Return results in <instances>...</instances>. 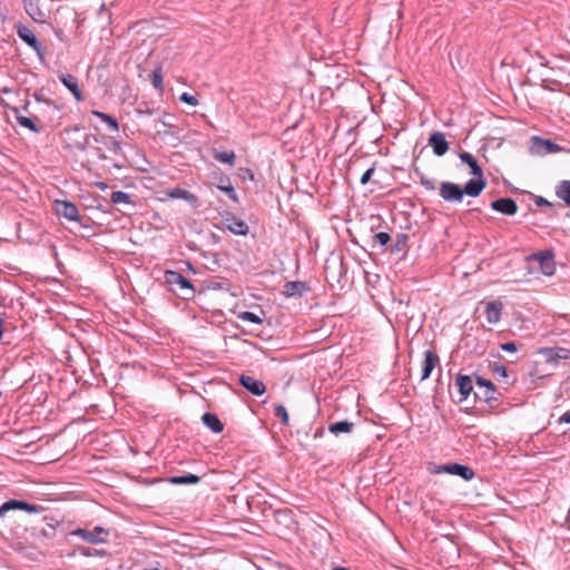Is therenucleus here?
<instances>
[{
    "mask_svg": "<svg viewBox=\"0 0 570 570\" xmlns=\"http://www.w3.org/2000/svg\"><path fill=\"white\" fill-rule=\"evenodd\" d=\"M237 318L240 321L249 322V323H254V324L263 323V320L257 314H255L254 312H248V311L239 312L237 314Z\"/></svg>",
    "mask_w": 570,
    "mask_h": 570,
    "instance_id": "473e14b6",
    "label": "nucleus"
},
{
    "mask_svg": "<svg viewBox=\"0 0 570 570\" xmlns=\"http://www.w3.org/2000/svg\"><path fill=\"white\" fill-rule=\"evenodd\" d=\"M17 35L18 37L26 42L30 48H32L39 60L41 62L45 61V50L41 45V42L38 40V38L35 36V33L24 24H18L16 26Z\"/></svg>",
    "mask_w": 570,
    "mask_h": 570,
    "instance_id": "20e7f679",
    "label": "nucleus"
},
{
    "mask_svg": "<svg viewBox=\"0 0 570 570\" xmlns=\"http://www.w3.org/2000/svg\"><path fill=\"white\" fill-rule=\"evenodd\" d=\"M503 304L500 301L489 302L485 306L487 321L490 324H497L501 320Z\"/></svg>",
    "mask_w": 570,
    "mask_h": 570,
    "instance_id": "412c9836",
    "label": "nucleus"
},
{
    "mask_svg": "<svg viewBox=\"0 0 570 570\" xmlns=\"http://www.w3.org/2000/svg\"><path fill=\"white\" fill-rule=\"evenodd\" d=\"M66 141L69 148H73L80 151L87 149L89 145V135L82 131L79 126H73L65 129Z\"/></svg>",
    "mask_w": 570,
    "mask_h": 570,
    "instance_id": "7ed1b4c3",
    "label": "nucleus"
},
{
    "mask_svg": "<svg viewBox=\"0 0 570 570\" xmlns=\"http://www.w3.org/2000/svg\"><path fill=\"white\" fill-rule=\"evenodd\" d=\"M440 358L439 355L432 351L428 350L424 352V361L422 363V374L421 381H425L431 376L432 371L439 364Z\"/></svg>",
    "mask_w": 570,
    "mask_h": 570,
    "instance_id": "dca6fc26",
    "label": "nucleus"
},
{
    "mask_svg": "<svg viewBox=\"0 0 570 570\" xmlns=\"http://www.w3.org/2000/svg\"><path fill=\"white\" fill-rule=\"evenodd\" d=\"M199 481L200 478L191 473L169 478L171 484H197Z\"/></svg>",
    "mask_w": 570,
    "mask_h": 570,
    "instance_id": "c85d7f7f",
    "label": "nucleus"
},
{
    "mask_svg": "<svg viewBox=\"0 0 570 570\" xmlns=\"http://www.w3.org/2000/svg\"><path fill=\"white\" fill-rule=\"evenodd\" d=\"M97 186L101 189V190H105L108 188V185L104 181H99L97 183Z\"/></svg>",
    "mask_w": 570,
    "mask_h": 570,
    "instance_id": "864d4df0",
    "label": "nucleus"
},
{
    "mask_svg": "<svg viewBox=\"0 0 570 570\" xmlns=\"http://www.w3.org/2000/svg\"><path fill=\"white\" fill-rule=\"evenodd\" d=\"M420 181H421L422 186H424L428 190H434L435 189L434 181L431 180V179L425 178L423 175L421 176Z\"/></svg>",
    "mask_w": 570,
    "mask_h": 570,
    "instance_id": "49530a36",
    "label": "nucleus"
},
{
    "mask_svg": "<svg viewBox=\"0 0 570 570\" xmlns=\"http://www.w3.org/2000/svg\"><path fill=\"white\" fill-rule=\"evenodd\" d=\"M332 570H350V569L345 568V567H335Z\"/></svg>",
    "mask_w": 570,
    "mask_h": 570,
    "instance_id": "4d7b16f0",
    "label": "nucleus"
},
{
    "mask_svg": "<svg viewBox=\"0 0 570 570\" xmlns=\"http://www.w3.org/2000/svg\"><path fill=\"white\" fill-rule=\"evenodd\" d=\"M490 206L493 210L507 216H512L518 212V205L515 200L510 197L498 198L493 200Z\"/></svg>",
    "mask_w": 570,
    "mask_h": 570,
    "instance_id": "ddd939ff",
    "label": "nucleus"
},
{
    "mask_svg": "<svg viewBox=\"0 0 570 570\" xmlns=\"http://www.w3.org/2000/svg\"><path fill=\"white\" fill-rule=\"evenodd\" d=\"M19 510H23V511H27L29 513H37V512H39L41 510V507H39L37 504L28 503L26 501H20Z\"/></svg>",
    "mask_w": 570,
    "mask_h": 570,
    "instance_id": "ea45409f",
    "label": "nucleus"
},
{
    "mask_svg": "<svg viewBox=\"0 0 570 570\" xmlns=\"http://www.w3.org/2000/svg\"><path fill=\"white\" fill-rule=\"evenodd\" d=\"M48 529H43L42 533L43 535L51 538L55 535V527L51 523H48Z\"/></svg>",
    "mask_w": 570,
    "mask_h": 570,
    "instance_id": "09e8293b",
    "label": "nucleus"
},
{
    "mask_svg": "<svg viewBox=\"0 0 570 570\" xmlns=\"http://www.w3.org/2000/svg\"><path fill=\"white\" fill-rule=\"evenodd\" d=\"M109 149H110L112 153H115V154H119V153L121 151V144H120V141H118V140H112V141L110 142V147H109Z\"/></svg>",
    "mask_w": 570,
    "mask_h": 570,
    "instance_id": "de8ad7c7",
    "label": "nucleus"
},
{
    "mask_svg": "<svg viewBox=\"0 0 570 570\" xmlns=\"http://www.w3.org/2000/svg\"><path fill=\"white\" fill-rule=\"evenodd\" d=\"M539 354L544 358L547 363L558 364L561 360H568L570 357V350L554 346V347H541Z\"/></svg>",
    "mask_w": 570,
    "mask_h": 570,
    "instance_id": "1a4fd4ad",
    "label": "nucleus"
},
{
    "mask_svg": "<svg viewBox=\"0 0 570 570\" xmlns=\"http://www.w3.org/2000/svg\"><path fill=\"white\" fill-rule=\"evenodd\" d=\"M59 80L71 91L77 101H81L83 99V95L78 86V79L75 76L61 73L59 76Z\"/></svg>",
    "mask_w": 570,
    "mask_h": 570,
    "instance_id": "aec40b11",
    "label": "nucleus"
},
{
    "mask_svg": "<svg viewBox=\"0 0 570 570\" xmlns=\"http://www.w3.org/2000/svg\"><path fill=\"white\" fill-rule=\"evenodd\" d=\"M35 99L39 102H45L47 105H51V100L50 99H46V98H42L41 95L39 92H35Z\"/></svg>",
    "mask_w": 570,
    "mask_h": 570,
    "instance_id": "8fccbe9b",
    "label": "nucleus"
},
{
    "mask_svg": "<svg viewBox=\"0 0 570 570\" xmlns=\"http://www.w3.org/2000/svg\"><path fill=\"white\" fill-rule=\"evenodd\" d=\"M92 116L99 118L101 121H104L109 130L111 131H118L119 130V124H118V120L112 117L111 115H108L106 112H102V111H99V110H92L91 111Z\"/></svg>",
    "mask_w": 570,
    "mask_h": 570,
    "instance_id": "cd10ccee",
    "label": "nucleus"
},
{
    "mask_svg": "<svg viewBox=\"0 0 570 570\" xmlns=\"http://www.w3.org/2000/svg\"><path fill=\"white\" fill-rule=\"evenodd\" d=\"M16 119L20 126L30 129L32 132L38 134L41 131V127L37 126L35 120L30 117L17 115Z\"/></svg>",
    "mask_w": 570,
    "mask_h": 570,
    "instance_id": "7c9ffc66",
    "label": "nucleus"
},
{
    "mask_svg": "<svg viewBox=\"0 0 570 570\" xmlns=\"http://www.w3.org/2000/svg\"><path fill=\"white\" fill-rule=\"evenodd\" d=\"M82 554H83V556H87V557H90V556H91V553L88 551V549L83 550V551H82Z\"/></svg>",
    "mask_w": 570,
    "mask_h": 570,
    "instance_id": "13d9d810",
    "label": "nucleus"
},
{
    "mask_svg": "<svg viewBox=\"0 0 570 570\" xmlns=\"http://www.w3.org/2000/svg\"><path fill=\"white\" fill-rule=\"evenodd\" d=\"M535 205L538 207H549V208H552L554 207V205L552 203H550L548 199H546L544 197L542 196H538L534 200Z\"/></svg>",
    "mask_w": 570,
    "mask_h": 570,
    "instance_id": "a18cd8bd",
    "label": "nucleus"
},
{
    "mask_svg": "<svg viewBox=\"0 0 570 570\" xmlns=\"http://www.w3.org/2000/svg\"><path fill=\"white\" fill-rule=\"evenodd\" d=\"M23 7L28 16L38 23L47 22L48 14L40 8L39 0H22Z\"/></svg>",
    "mask_w": 570,
    "mask_h": 570,
    "instance_id": "9d476101",
    "label": "nucleus"
},
{
    "mask_svg": "<svg viewBox=\"0 0 570 570\" xmlns=\"http://www.w3.org/2000/svg\"><path fill=\"white\" fill-rule=\"evenodd\" d=\"M179 100L181 102H185V104L190 105V106H197L198 105V99L195 96H193V95H190L188 92H183L180 95V97H179Z\"/></svg>",
    "mask_w": 570,
    "mask_h": 570,
    "instance_id": "a19ab883",
    "label": "nucleus"
},
{
    "mask_svg": "<svg viewBox=\"0 0 570 570\" xmlns=\"http://www.w3.org/2000/svg\"><path fill=\"white\" fill-rule=\"evenodd\" d=\"M429 145L432 147L434 155L439 157L445 155L449 150V142L441 131H434L430 135Z\"/></svg>",
    "mask_w": 570,
    "mask_h": 570,
    "instance_id": "2eb2a0df",
    "label": "nucleus"
},
{
    "mask_svg": "<svg viewBox=\"0 0 570 570\" xmlns=\"http://www.w3.org/2000/svg\"><path fill=\"white\" fill-rule=\"evenodd\" d=\"M475 385L476 390L474 391V402H484L490 407H494L501 396V393L498 391L493 382L475 374Z\"/></svg>",
    "mask_w": 570,
    "mask_h": 570,
    "instance_id": "f257e3e1",
    "label": "nucleus"
},
{
    "mask_svg": "<svg viewBox=\"0 0 570 570\" xmlns=\"http://www.w3.org/2000/svg\"><path fill=\"white\" fill-rule=\"evenodd\" d=\"M308 291H309V286L307 285L306 282H302V281L287 282V283H285L284 288H283V293L288 297L302 296L303 294H305Z\"/></svg>",
    "mask_w": 570,
    "mask_h": 570,
    "instance_id": "6ab92c4d",
    "label": "nucleus"
},
{
    "mask_svg": "<svg viewBox=\"0 0 570 570\" xmlns=\"http://www.w3.org/2000/svg\"><path fill=\"white\" fill-rule=\"evenodd\" d=\"M355 424L353 422H350L347 420L338 421L331 423L328 425V431L334 434L335 436H338L342 433L350 434L353 432Z\"/></svg>",
    "mask_w": 570,
    "mask_h": 570,
    "instance_id": "a878e982",
    "label": "nucleus"
},
{
    "mask_svg": "<svg viewBox=\"0 0 570 570\" xmlns=\"http://www.w3.org/2000/svg\"><path fill=\"white\" fill-rule=\"evenodd\" d=\"M455 386L461 395L459 402L465 401L472 393L474 394V386L472 376L465 374H458L455 377Z\"/></svg>",
    "mask_w": 570,
    "mask_h": 570,
    "instance_id": "f8f14e48",
    "label": "nucleus"
},
{
    "mask_svg": "<svg viewBox=\"0 0 570 570\" xmlns=\"http://www.w3.org/2000/svg\"><path fill=\"white\" fill-rule=\"evenodd\" d=\"M55 33L60 40H62L63 31L61 29H57Z\"/></svg>",
    "mask_w": 570,
    "mask_h": 570,
    "instance_id": "5fc2aeb1",
    "label": "nucleus"
},
{
    "mask_svg": "<svg viewBox=\"0 0 570 570\" xmlns=\"http://www.w3.org/2000/svg\"><path fill=\"white\" fill-rule=\"evenodd\" d=\"M57 206V214L70 222H78L80 219L78 207L67 200H61L56 203Z\"/></svg>",
    "mask_w": 570,
    "mask_h": 570,
    "instance_id": "4468645a",
    "label": "nucleus"
},
{
    "mask_svg": "<svg viewBox=\"0 0 570 570\" xmlns=\"http://www.w3.org/2000/svg\"><path fill=\"white\" fill-rule=\"evenodd\" d=\"M487 187V180L482 177H474L466 181L464 187H462L463 195H468L470 197H478L483 189Z\"/></svg>",
    "mask_w": 570,
    "mask_h": 570,
    "instance_id": "a211bd4d",
    "label": "nucleus"
},
{
    "mask_svg": "<svg viewBox=\"0 0 570 570\" xmlns=\"http://www.w3.org/2000/svg\"><path fill=\"white\" fill-rule=\"evenodd\" d=\"M19 500H8L0 505V518H3L9 511L19 510Z\"/></svg>",
    "mask_w": 570,
    "mask_h": 570,
    "instance_id": "72a5a7b5",
    "label": "nucleus"
},
{
    "mask_svg": "<svg viewBox=\"0 0 570 570\" xmlns=\"http://www.w3.org/2000/svg\"><path fill=\"white\" fill-rule=\"evenodd\" d=\"M202 422L213 433L218 434L224 431V423L219 420V417L215 413L206 412L202 416Z\"/></svg>",
    "mask_w": 570,
    "mask_h": 570,
    "instance_id": "5701e85b",
    "label": "nucleus"
},
{
    "mask_svg": "<svg viewBox=\"0 0 570 570\" xmlns=\"http://www.w3.org/2000/svg\"><path fill=\"white\" fill-rule=\"evenodd\" d=\"M558 421L560 423H570V411L563 413Z\"/></svg>",
    "mask_w": 570,
    "mask_h": 570,
    "instance_id": "3c124183",
    "label": "nucleus"
},
{
    "mask_svg": "<svg viewBox=\"0 0 570 570\" xmlns=\"http://www.w3.org/2000/svg\"><path fill=\"white\" fill-rule=\"evenodd\" d=\"M433 472L436 474L448 473V474H452V475H458L465 481L472 480L475 475L473 469H471L468 465L460 464V463L440 464V465L435 466Z\"/></svg>",
    "mask_w": 570,
    "mask_h": 570,
    "instance_id": "423d86ee",
    "label": "nucleus"
},
{
    "mask_svg": "<svg viewBox=\"0 0 570 570\" xmlns=\"http://www.w3.org/2000/svg\"><path fill=\"white\" fill-rule=\"evenodd\" d=\"M151 83L160 92L164 90V88H163V75H161V70L160 69H157V70L153 71Z\"/></svg>",
    "mask_w": 570,
    "mask_h": 570,
    "instance_id": "4c0bfd02",
    "label": "nucleus"
},
{
    "mask_svg": "<svg viewBox=\"0 0 570 570\" xmlns=\"http://www.w3.org/2000/svg\"><path fill=\"white\" fill-rule=\"evenodd\" d=\"M534 258L539 262L540 268L544 275H552L556 271L554 256L551 252H540L534 254Z\"/></svg>",
    "mask_w": 570,
    "mask_h": 570,
    "instance_id": "f3484780",
    "label": "nucleus"
},
{
    "mask_svg": "<svg viewBox=\"0 0 570 570\" xmlns=\"http://www.w3.org/2000/svg\"><path fill=\"white\" fill-rule=\"evenodd\" d=\"M110 202L112 204L135 205V202L132 200L131 196L128 193L121 190L111 193Z\"/></svg>",
    "mask_w": 570,
    "mask_h": 570,
    "instance_id": "c756f323",
    "label": "nucleus"
},
{
    "mask_svg": "<svg viewBox=\"0 0 570 570\" xmlns=\"http://www.w3.org/2000/svg\"><path fill=\"white\" fill-rule=\"evenodd\" d=\"M407 235L404 233H399L395 237V240L391 247V253H397L403 250L406 247L407 243Z\"/></svg>",
    "mask_w": 570,
    "mask_h": 570,
    "instance_id": "2f4dec72",
    "label": "nucleus"
},
{
    "mask_svg": "<svg viewBox=\"0 0 570 570\" xmlns=\"http://www.w3.org/2000/svg\"><path fill=\"white\" fill-rule=\"evenodd\" d=\"M217 188L222 191H224L229 199H232L234 203H238V195L232 185V181L228 176L222 175L218 179Z\"/></svg>",
    "mask_w": 570,
    "mask_h": 570,
    "instance_id": "b1692460",
    "label": "nucleus"
},
{
    "mask_svg": "<svg viewBox=\"0 0 570 570\" xmlns=\"http://www.w3.org/2000/svg\"><path fill=\"white\" fill-rule=\"evenodd\" d=\"M71 535L79 537L83 541L94 543V544L104 543L107 541L106 538L97 535L94 531H89V530L81 529V528H78V529L71 531Z\"/></svg>",
    "mask_w": 570,
    "mask_h": 570,
    "instance_id": "393cba45",
    "label": "nucleus"
},
{
    "mask_svg": "<svg viewBox=\"0 0 570 570\" xmlns=\"http://www.w3.org/2000/svg\"><path fill=\"white\" fill-rule=\"evenodd\" d=\"M374 240L381 245V246H385L390 243L391 240V236L389 233L386 232H380L377 234L374 235Z\"/></svg>",
    "mask_w": 570,
    "mask_h": 570,
    "instance_id": "58836bf2",
    "label": "nucleus"
},
{
    "mask_svg": "<svg viewBox=\"0 0 570 570\" xmlns=\"http://www.w3.org/2000/svg\"><path fill=\"white\" fill-rule=\"evenodd\" d=\"M374 171H375V166L373 165L371 168H368V169H367V170H366V171L361 176L360 183H361L362 185H366V184L370 181V179H371L372 175L374 174Z\"/></svg>",
    "mask_w": 570,
    "mask_h": 570,
    "instance_id": "c03bdc74",
    "label": "nucleus"
},
{
    "mask_svg": "<svg viewBox=\"0 0 570 570\" xmlns=\"http://www.w3.org/2000/svg\"><path fill=\"white\" fill-rule=\"evenodd\" d=\"M274 415L276 417L281 419L283 424H285V425L288 424L289 416H288L286 407L283 404H276L275 405Z\"/></svg>",
    "mask_w": 570,
    "mask_h": 570,
    "instance_id": "e433bc0d",
    "label": "nucleus"
},
{
    "mask_svg": "<svg viewBox=\"0 0 570 570\" xmlns=\"http://www.w3.org/2000/svg\"><path fill=\"white\" fill-rule=\"evenodd\" d=\"M459 158L461 159V161L465 165H468L471 169V174L473 175V177H482L483 176V169L482 167L479 165L478 160L475 159V157L468 153V151H462L459 154Z\"/></svg>",
    "mask_w": 570,
    "mask_h": 570,
    "instance_id": "4be33fe9",
    "label": "nucleus"
},
{
    "mask_svg": "<svg viewBox=\"0 0 570 570\" xmlns=\"http://www.w3.org/2000/svg\"><path fill=\"white\" fill-rule=\"evenodd\" d=\"M556 196L570 207V180H561L557 185Z\"/></svg>",
    "mask_w": 570,
    "mask_h": 570,
    "instance_id": "bb28decb",
    "label": "nucleus"
},
{
    "mask_svg": "<svg viewBox=\"0 0 570 570\" xmlns=\"http://www.w3.org/2000/svg\"><path fill=\"white\" fill-rule=\"evenodd\" d=\"M500 348L504 352L514 353L518 351V345L514 342H505L500 344Z\"/></svg>",
    "mask_w": 570,
    "mask_h": 570,
    "instance_id": "37998d69",
    "label": "nucleus"
},
{
    "mask_svg": "<svg viewBox=\"0 0 570 570\" xmlns=\"http://www.w3.org/2000/svg\"><path fill=\"white\" fill-rule=\"evenodd\" d=\"M222 226L235 235L246 236L249 232V227L246 222L236 217L232 213L223 215Z\"/></svg>",
    "mask_w": 570,
    "mask_h": 570,
    "instance_id": "0eeeda50",
    "label": "nucleus"
},
{
    "mask_svg": "<svg viewBox=\"0 0 570 570\" xmlns=\"http://www.w3.org/2000/svg\"><path fill=\"white\" fill-rule=\"evenodd\" d=\"M321 434H322V430H321L320 432H316V433H315V436H318V435H321Z\"/></svg>",
    "mask_w": 570,
    "mask_h": 570,
    "instance_id": "bf43d9fd",
    "label": "nucleus"
},
{
    "mask_svg": "<svg viewBox=\"0 0 570 570\" xmlns=\"http://www.w3.org/2000/svg\"><path fill=\"white\" fill-rule=\"evenodd\" d=\"M530 150L533 155L546 156L549 154L563 151L564 148L550 139H543L539 136H533L531 138Z\"/></svg>",
    "mask_w": 570,
    "mask_h": 570,
    "instance_id": "39448f33",
    "label": "nucleus"
},
{
    "mask_svg": "<svg viewBox=\"0 0 570 570\" xmlns=\"http://www.w3.org/2000/svg\"><path fill=\"white\" fill-rule=\"evenodd\" d=\"M92 531H94L97 535H99V537H100V534H101V533H105V534H107V533H108V531H107L106 529H104L102 527H99V525L95 527Z\"/></svg>",
    "mask_w": 570,
    "mask_h": 570,
    "instance_id": "603ef678",
    "label": "nucleus"
},
{
    "mask_svg": "<svg viewBox=\"0 0 570 570\" xmlns=\"http://www.w3.org/2000/svg\"><path fill=\"white\" fill-rule=\"evenodd\" d=\"M164 281L173 293L179 295L184 299H188L194 296L195 289L191 282L179 272L166 271Z\"/></svg>",
    "mask_w": 570,
    "mask_h": 570,
    "instance_id": "f03ea898",
    "label": "nucleus"
},
{
    "mask_svg": "<svg viewBox=\"0 0 570 570\" xmlns=\"http://www.w3.org/2000/svg\"><path fill=\"white\" fill-rule=\"evenodd\" d=\"M440 196L448 203H461L464 195L460 185L451 181H443L440 185Z\"/></svg>",
    "mask_w": 570,
    "mask_h": 570,
    "instance_id": "6e6552de",
    "label": "nucleus"
},
{
    "mask_svg": "<svg viewBox=\"0 0 570 570\" xmlns=\"http://www.w3.org/2000/svg\"><path fill=\"white\" fill-rule=\"evenodd\" d=\"M2 326H3V320H2V317H0V341L2 340V336H3Z\"/></svg>",
    "mask_w": 570,
    "mask_h": 570,
    "instance_id": "6e6d98bb",
    "label": "nucleus"
},
{
    "mask_svg": "<svg viewBox=\"0 0 570 570\" xmlns=\"http://www.w3.org/2000/svg\"><path fill=\"white\" fill-rule=\"evenodd\" d=\"M235 154L234 151H220V153H216L215 154V159L220 161V163H225V164H229V165H234L235 164Z\"/></svg>",
    "mask_w": 570,
    "mask_h": 570,
    "instance_id": "c9c22d12",
    "label": "nucleus"
},
{
    "mask_svg": "<svg viewBox=\"0 0 570 570\" xmlns=\"http://www.w3.org/2000/svg\"><path fill=\"white\" fill-rule=\"evenodd\" d=\"M238 381L239 384L253 395L261 396L266 392L265 384L253 376L242 374Z\"/></svg>",
    "mask_w": 570,
    "mask_h": 570,
    "instance_id": "9b49d317",
    "label": "nucleus"
},
{
    "mask_svg": "<svg viewBox=\"0 0 570 570\" xmlns=\"http://www.w3.org/2000/svg\"><path fill=\"white\" fill-rule=\"evenodd\" d=\"M492 372L502 379L508 376L507 367L502 364H494L492 367Z\"/></svg>",
    "mask_w": 570,
    "mask_h": 570,
    "instance_id": "79ce46f5",
    "label": "nucleus"
},
{
    "mask_svg": "<svg viewBox=\"0 0 570 570\" xmlns=\"http://www.w3.org/2000/svg\"><path fill=\"white\" fill-rule=\"evenodd\" d=\"M168 195L171 198L185 199V200H190V199L195 198V196L191 193H189L188 190L183 189V188H174L173 190L169 191Z\"/></svg>",
    "mask_w": 570,
    "mask_h": 570,
    "instance_id": "f704fd0d",
    "label": "nucleus"
}]
</instances>
